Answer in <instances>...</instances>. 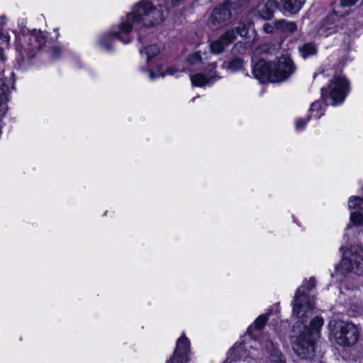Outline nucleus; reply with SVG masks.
Listing matches in <instances>:
<instances>
[{"label": "nucleus", "instance_id": "f257e3e1", "mask_svg": "<svg viewBox=\"0 0 363 363\" xmlns=\"http://www.w3.org/2000/svg\"><path fill=\"white\" fill-rule=\"evenodd\" d=\"M168 14V9L162 5L155 6L150 1H140L121 23L111 28L110 33L101 35L99 40L101 48L112 50L114 40L123 44L129 43L133 30H140L161 23Z\"/></svg>", "mask_w": 363, "mask_h": 363}, {"label": "nucleus", "instance_id": "f03ea898", "mask_svg": "<svg viewBox=\"0 0 363 363\" xmlns=\"http://www.w3.org/2000/svg\"><path fill=\"white\" fill-rule=\"evenodd\" d=\"M296 69L291 57L283 55L277 62H268L260 59L252 68V74L260 82H279L287 79Z\"/></svg>", "mask_w": 363, "mask_h": 363}, {"label": "nucleus", "instance_id": "7ed1b4c3", "mask_svg": "<svg viewBox=\"0 0 363 363\" xmlns=\"http://www.w3.org/2000/svg\"><path fill=\"white\" fill-rule=\"evenodd\" d=\"M324 323L322 317L315 316L309 326L303 325V330L296 337L293 344V350L301 359L310 358L315 347V342L320 337L321 328Z\"/></svg>", "mask_w": 363, "mask_h": 363}, {"label": "nucleus", "instance_id": "20e7f679", "mask_svg": "<svg viewBox=\"0 0 363 363\" xmlns=\"http://www.w3.org/2000/svg\"><path fill=\"white\" fill-rule=\"evenodd\" d=\"M315 286L314 278L306 281L296 291L294 298L292 314L297 323L304 325L312 316L314 311V300L308 293Z\"/></svg>", "mask_w": 363, "mask_h": 363}, {"label": "nucleus", "instance_id": "39448f33", "mask_svg": "<svg viewBox=\"0 0 363 363\" xmlns=\"http://www.w3.org/2000/svg\"><path fill=\"white\" fill-rule=\"evenodd\" d=\"M330 334L335 342L342 347L356 345L360 336V328L352 322L331 320L328 324Z\"/></svg>", "mask_w": 363, "mask_h": 363}, {"label": "nucleus", "instance_id": "423d86ee", "mask_svg": "<svg viewBox=\"0 0 363 363\" xmlns=\"http://www.w3.org/2000/svg\"><path fill=\"white\" fill-rule=\"evenodd\" d=\"M186 62L189 65H195L199 69L204 68L206 72L205 74L203 73L190 74V79L194 86L202 87L220 79V77L214 71L216 63H209L207 67H204L206 60L204 58L201 57L199 52H195L189 55Z\"/></svg>", "mask_w": 363, "mask_h": 363}, {"label": "nucleus", "instance_id": "0eeeda50", "mask_svg": "<svg viewBox=\"0 0 363 363\" xmlns=\"http://www.w3.org/2000/svg\"><path fill=\"white\" fill-rule=\"evenodd\" d=\"M349 92V82L344 76H335L330 84L321 89V96L326 105L342 103Z\"/></svg>", "mask_w": 363, "mask_h": 363}, {"label": "nucleus", "instance_id": "6e6552de", "mask_svg": "<svg viewBox=\"0 0 363 363\" xmlns=\"http://www.w3.org/2000/svg\"><path fill=\"white\" fill-rule=\"evenodd\" d=\"M342 274H354L359 275L363 272V250L355 245L343 253V257L337 269Z\"/></svg>", "mask_w": 363, "mask_h": 363}, {"label": "nucleus", "instance_id": "1a4fd4ad", "mask_svg": "<svg viewBox=\"0 0 363 363\" xmlns=\"http://www.w3.org/2000/svg\"><path fill=\"white\" fill-rule=\"evenodd\" d=\"M250 26L251 23L249 21H242L238 27L226 30L218 39L210 43L209 48L211 52L213 54L223 52L225 48L237 38L238 35L246 37Z\"/></svg>", "mask_w": 363, "mask_h": 363}, {"label": "nucleus", "instance_id": "9d476101", "mask_svg": "<svg viewBox=\"0 0 363 363\" xmlns=\"http://www.w3.org/2000/svg\"><path fill=\"white\" fill-rule=\"evenodd\" d=\"M28 40L30 42V45H27L21 48L18 47L17 50L23 57L32 59L45 45L46 36L41 30H33L30 32Z\"/></svg>", "mask_w": 363, "mask_h": 363}, {"label": "nucleus", "instance_id": "9b49d317", "mask_svg": "<svg viewBox=\"0 0 363 363\" xmlns=\"http://www.w3.org/2000/svg\"><path fill=\"white\" fill-rule=\"evenodd\" d=\"M190 342L183 333L177 340L173 354L166 363H189L190 361Z\"/></svg>", "mask_w": 363, "mask_h": 363}, {"label": "nucleus", "instance_id": "f8f14e48", "mask_svg": "<svg viewBox=\"0 0 363 363\" xmlns=\"http://www.w3.org/2000/svg\"><path fill=\"white\" fill-rule=\"evenodd\" d=\"M231 12L230 10V4L225 2L223 4L216 6L208 20V25L212 29H218L223 23L230 20L231 18Z\"/></svg>", "mask_w": 363, "mask_h": 363}, {"label": "nucleus", "instance_id": "ddd939ff", "mask_svg": "<svg viewBox=\"0 0 363 363\" xmlns=\"http://www.w3.org/2000/svg\"><path fill=\"white\" fill-rule=\"evenodd\" d=\"M229 356L235 360L242 359L248 363L258 357L257 350L252 346H247L242 343L235 344L229 351Z\"/></svg>", "mask_w": 363, "mask_h": 363}, {"label": "nucleus", "instance_id": "4468645a", "mask_svg": "<svg viewBox=\"0 0 363 363\" xmlns=\"http://www.w3.org/2000/svg\"><path fill=\"white\" fill-rule=\"evenodd\" d=\"M348 208L354 211L350 213V223L354 225H361L363 224V215L360 211H363V199L352 196L348 201Z\"/></svg>", "mask_w": 363, "mask_h": 363}, {"label": "nucleus", "instance_id": "2eb2a0df", "mask_svg": "<svg viewBox=\"0 0 363 363\" xmlns=\"http://www.w3.org/2000/svg\"><path fill=\"white\" fill-rule=\"evenodd\" d=\"M347 13H342L341 11H337L333 13L330 14L320 25V28L318 30L319 35L327 37L329 35L336 31L335 21L338 16H344Z\"/></svg>", "mask_w": 363, "mask_h": 363}, {"label": "nucleus", "instance_id": "dca6fc26", "mask_svg": "<svg viewBox=\"0 0 363 363\" xmlns=\"http://www.w3.org/2000/svg\"><path fill=\"white\" fill-rule=\"evenodd\" d=\"M259 344L269 354L270 360L274 363H286L284 355L274 347L272 342L268 339H262L259 342L255 341V345Z\"/></svg>", "mask_w": 363, "mask_h": 363}, {"label": "nucleus", "instance_id": "f3484780", "mask_svg": "<svg viewBox=\"0 0 363 363\" xmlns=\"http://www.w3.org/2000/svg\"><path fill=\"white\" fill-rule=\"evenodd\" d=\"M279 9V3L276 0H269L264 4L259 5L258 13L259 16L265 20L271 19L274 13Z\"/></svg>", "mask_w": 363, "mask_h": 363}, {"label": "nucleus", "instance_id": "a211bd4d", "mask_svg": "<svg viewBox=\"0 0 363 363\" xmlns=\"http://www.w3.org/2000/svg\"><path fill=\"white\" fill-rule=\"evenodd\" d=\"M305 1L306 0H281L282 9L291 14L298 13Z\"/></svg>", "mask_w": 363, "mask_h": 363}, {"label": "nucleus", "instance_id": "6ab92c4d", "mask_svg": "<svg viewBox=\"0 0 363 363\" xmlns=\"http://www.w3.org/2000/svg\"><path fill=\"white\" fill-rule=\"evenodd\" d=\"M163 47L157 44L150 45L141 49L140 50L142 56H145L147 63H149L150 60L160 54L162 50Z\"/></svg>", "mask_w": 363, "mask_h": 363}, {"label": "nucleus", "instance_id": "aec40b11", "mask_svg": "<svg viewBox=\"0 0 363 363\" xmlns=\"http://www.w3.org/2000/svg\"><path fill=\"white\" fill-rule=\"evenodd\" d=\"M277 30L284 33H293L297 30V25L294 21H288L285 19H281L275 21Z\"/></svg>", "mask_w": 363, "mask_h": 363}, {"label": "nucleus", "instance_id": "412c9836", "mask_svg": "<svg viewBox=\"0 0 363 363\" xmlns=\"http://www.w3.org/2000/svg\"><path fill=\"white\" fill-rule=\"evenodd\" d=\"M301 56L303 59L315 55L318 52L317 45L313 43H306L301 46L298 49Z\"/></svg>", "mask_w": 363, "mask_h": 363}, {"label": "nucleus", "instance_id": "4be33fe9", "mask_svg": "<svg viewBox=\"0 0 363 363\" xmlns=\"http://www.w3.org/2000/svg\"><path fill=\"white\" fill-rule=\"evenodd\" d=\"M145 72L147 73L150 79L154 80L160 77H163L166 75H173L177 71L174 67H170L167 68L164 72L160 71V68L159 67H157L155 69H147L145 70Z\"/></svg>", "mask_w": 363, "mask_h": 363}, {"label": "nucleus", "instance_id": "5701e85b", "mask_svg": "<svg viewBox=\"0 0 363 363\" xmlns=\"http://www.w3.org/2000/svg\"><path fill=\"white\" fill-rule=\"evenodd\" d=\"M324 107L321 101H315L311 104L310 111V118H320L324 115Z\"/></svg>", "mask_w": 363, "mask_h": 363}, {"label": "nucleus", "instance_id": "b1692460", "mask_svg": "<svg viewBox=\"0 0 363 363\" xmlns=\"http://www.w3.org/2000/svg\"><path fill=\"white\" fill-rule=\"evenodd\" d=\"M267 320V316L265 315H260L254 322V324L249 326L247 333H251L252 328H255L257 330L263 328Z\"/></svg>", "mask_w": 363, "mask_h": 363}, {"label": "nucleus", "instance_id": "393cba45", "mask_svg": "<svg viewBox=\"0 0 363 363\" xmlns=\"http://www.w3.org/2000/svg\"><path fill=\"white\" fill-rule=\"evenodd\" d=\"M244 67V62L240 58H235L232 60L228 66V69L233 72H238Z\"/></svg>", "mask_w": 363, "mask_h": 363}, {"label": "nucleus", "instance_id": "a878e982", "mask_svg": "<svg viewBox=\"0 0 363 363\" xmlns=\"http://www.w3.org/2000/svg\"><path fill=\"white\" fill-rule=\"evenodd\" d=\"M350 308L352 312V315L360 314L363 311L362 305L358 302L352 303Z\"/></svg>", "mask_w": 363, "mask_h": 363}, {"label": "nucleus", "instance_id": "bb28decb", "mask_svg": "<svg viewBox=\"0 0 363 363\" xmlns=\"http://www.w3.org/2000/svg\"><path fill=\"white\" fill-rule=\"evenodd\" d=\"M263 30L267 33H272L274 32V30H277V26H275V22L273 23H266L263 26Z\"/></svg>", "mask_w": 363, "mask_h": 363}, {"label": "nucleus", "instance_id": "cd10ccee", "mask_svg": "<svg viewBox=\"0 0 363 363\" xmlns=\"http://www.w3.org/2000/svg\"><path fill=\"white\" fill-rule=\"evenodd\" d=\"M0 40L6 45H9L10 42V35L8 32L0 29Z\"/></svg>", "mask_w": 363, "mask_h": 363}, {"label": "nucleus", "instance_id": "c85d7f7f", "mask_svg": "<svg viewBox=\"0 0 363 363\" xmlns=\"http://www.w3.org/2000/svg\"><path fill=\"white\" fill-rule=\"evenodd\" d=\"M308 120H309V118L306 120H303V119L297 120V121L296 122V130L301 131V130H303L305 128V125L307 123V122L308 121Z\"/></svg>", "mask_w": 363, "mask_h": 363}, {"label": "nucleus", "instance_id": "c756f323", "mask_svg": "<svg viewBox=\"0 0 363 363\" xmlns=\"http://www.w3.org/2000/svg\"><path fill=\"white\" fill-rule=\"evenodd\" d=\"M357 0H340V6L344 7H350L356 4Z\"/></svg>", "mask_w": 363, "mask_h": 363}, {"label": "nucleus", "instance_id": "7c9ffc66", "mask_svg": "<svg viewBox=\"0 0 363 363\" xmlns=\"http://www.w3.org/2000/svg\"><path fill=\"white\" fill-rule=\"evenodd\" d=\"M61 54V49L58 47H54L52 49L51 55L53 58L58 57Z\"/></svg>", "mask_w": 363, "mask_h": 363}, {"label": "nucleus", "instance_id": "2f4dec72", "mask_svg": "<svg viewBox=\"0 0 363 363\" xmlns=\"http://www.w3.org/2000/svg\"><path fill=\"white\" fill-rule=\"evenodd\" d=\"M268 49H269L268 45H262L255 51V55H259V54H262L263 52H266L268 50Z\"/></svg>", "mask_w": 363, "mask_h": 363}, {"label": "nucleus", "instance_id": "473e14b6", "mask_svg": "<svg viewBox=\"0 0 363 363\" xmlns=\"http://www.w3.org/2000/svg\"><path fill=\"white\" fill-rule=\"evenodd\" d=\"M7 23V18L5 15H0V28H3Z\"/></svg>", "mask_w": 363, "mask_h": 363}, {"label": "nucleus", "instance_id": "72a5a7b5", "mask_svg": "<svg viewBox=\"0 0 363 363\" xmlns=\"http://www.w3.org/2000/svg\"><path fill=\"white\" fill-rule=\"evenodd\" d=\"M30 32L31 31L28 30V29H26L22 30V34L24 38H26V35H28V37L30 36ZM24 40H26V38H24Z\"/></svg>", "mask_w": 363, "mask_h": 363}, {"label": "nucleus", "instance_id": "f704fd0d", "mask_svg": "<svg viewBox=\"0 0 363 363\" xmlns=\"http://www.w3.org/2000/svg\"><path fill=\"white\" fill-rule=\"evenodd\" d=\"M6 60L4 55V50L0 48V61H4Z\"/></svg>", "mask_w": 363, "mask_h": 363}]
</instances>
